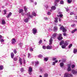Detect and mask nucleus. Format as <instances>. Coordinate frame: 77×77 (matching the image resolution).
I'll list each match as a JSON object with an SVG mask.
<instances>
[{
	"instance_id": "obj_1",
	"label": "nucleus",
	"mask_w": 77,
	"mask_h": 77,
	"mask_svg": "<svg viewBox=\"0 0 77 77\" xmlns=\"http://www.w3.org/2000/svg\"><path fill=\"white\" fill-rule=\"evenodd\" d=\"M60 29L61 30H62L63 32H66V31H67L63 26H62L60 28Z\"/></svg>"
},
{
	"instance_id": "obj_2",
	"label": "nucleus",
	"mask_w": 77,
	"mask_h": 77,
	"mask_svg": "<svg viewBox=\"0 0 77 77\" xmlns=\"http://www.w3.org/2000/svg\"><path fill=\"white\" fill-rule=\"evenodd\" d=\"M62 34H59V35L57 37V39L59 41H61V40L63 39V37H62Z\"/></svg>"
},
{
	"instance_id": "obj_3",
	"label": "nucleus",
	"mask_w": 77,
	"mask_h": 77,
	"mask_svg": "<svg viewBox=\"0 0 77 77\" xmlns=\"http://www.w3.org/2000/svg\"><path fill=\"white\" fill-rule=\"evenodd\" d=\"M11 44L13 45H14L15 44V42H16V40L15 38H13L11 40Z\"/></svg>"
},
{
	"instance_id": "obj_4",
	"label": "nucleus",
	"mask_w": 77,
	"mask_h": 77,
	"mask_svg": "<svg viewBox=\"0 0 77 77\" xmlns=\"http://www.w3.org/2000/svg\"><path fill=\"white\" fill-rule=\"evenodd\" d=\"M33 33L35 34L37 32V29L36 28H34L32 29Z\"/></svg>"
},
{
	"instance_id": "obj_5",
	"label": "nucleus",
	"mask_w": 77,
	"mask_h": 77,
	"mask_svg": "<svg viewBox=\"0 0 77 77\" xmlns=\"http://www.w3.org/2000/svg\"><path fill=\"white\" fill-rule=\"evenodd\" d=\"M72 73L73 74H74V75H75L77 74V70H74L73 69L72 70Z\"/></svg>"
},
{
	"instance_id": "obj_6",
	"label": "nucleus",
	"mask_w": 77,
	"mask_h": 77,
	"mask_svg": "<svg viewBox=\"0 0 77 77\" xmlns=\"http://www.w3.org/2000/svg\"><path fill=\"white\" fill-rule=\"evenodd\" d=\"M53 44V38H50L49 40V45H51Z\"/></svg>"
},
{
	"instance_id": "obj_7",
	"label": "nucleus",
	"mask_w": 77,
	"mask_h": 77,
	"mask_svg": "<svg viewBox=\"0 0 77 77\" xmlns=\"http://www.w3.org/2000/svg\"><path fill=\"white\" fill-rule=\"evenodd\" d=\"M52 48H53V46H52L48 45L46 46V49H47L51 50V49H52Z\"/></svg>"
},
{
	"instance_id": "obj_8",
	"label": "nucleus",
	"mask_w": 77,
	"mask_h": 77,
	"mask_svg": "<svg viewBox=\"0 0 77 77\" xmlns=\"http://www.w3.org/2000/svg\"><path fill=\"white\" fill-rule=\"evenodd\" d=\"M19 62L20 65H23V62H22V59H21V58L19 57Z\"/></svg>"
},
{
	"instance_id": "obj_9",
	"label": "nucleus",
	"mask_w": 77,
	"mask_h": 77,
	"mask_svg": "<svg viewBox=\"0 0 77 77\" xmlns=\"http://www.w3.org/2000/svg\"><path fill=\"white\" fill-rule=\"evenodd\" d=\"M28 71L29 72H32L33 71V68L31 66H30L29 67Z\"/></svg>"
},
{
	"instance_id": "obj_10",
	"label": "nucleus",
	"mask_w": 77,
	"mask_h": 77,
	"mask_svg": "<svg viewBox=\"0 0 77 77\" xmlns=\"http://www.w3.org/2000/svg\"><path fill=\"white\" fill-rule=\"evenodd\" d=\"M57 35V33H54L52 35V38H55L56 37V36Z\"/></svg>"
},
{
	"instance_id": "obj_11",
	"label": "nucleus",
	"mask_w": 77,
	"mask_h": 77,
	"mask_svg": "<svg viewBox=\"0 0 77 77\" xmlns=\"http://www.w3.org/2000/svg\"><path fill=\"white\" fill-rule=\"evenodd\" d=\"M69 44V42L67 41H66L65 42L64 45H65L66 46H67V45H68V44Z\"/></svg>"
},
{
	"instance_id": "obj_12",
	"label": "nucleus",
	"mask_w": 77,
	"mask_h": 77,
	"mask_svg": "<svg viewBox=\"0 0 77 77\" xmlns=\"http://www.w3.org/2000/svg\"><path fill=\"white\" fill-rule=\"evenodd\" d=\"M12 13H11V12H10V13L8 14V15L6 16V17H7L8 18H9V17H11V15H12Z\"/></svg>"
},
{
	"instance_id": "obj_13",
	"label": "nucleus",
	"mask_w": 77,
	"mask_h": 77,
	"mask_svg": "<svg viewBox=\"0 0 77 77\" xmlns=\"http://www.w3.org/2000/svg\"><path fill=\"white\" fill-rule=\"evenodd\" d=\"M2 25H5V24H6V22L5 20H2Z\"/></svg>"
},
{
	"instance_id": "obj_14",
	"label": "nucleus",
	"mask_w": 77,
	"mask_h": 77,
	"mask_svg": "<svg viewBox=\"0 0 77 77\" xmlns=\"http://www.w3.org/2000/svg\"><path fill=\"white\" fill-rule=\"evenodd\" d=\"M57 30V26H55L54 28V32H56Z\"/></svg>"
},
{
	"instance_id": "obj_15",
	"label": "nucleus",
	"mask_w": 77,
	"mask_h": 77,
	"mask_svg": "<svg viewBox=\"0 0 77 77\" xmlns=\"http://www.w3.org/2000/svg\"><path fill=\"white\" fill-rule=\"evenodd\" d=\"M11 57L12 59H14V53L11 52Z\"/></svg>"
},
{
	"instance_id": "obj_16",
	"label": "nucleus",
	"mask_w": 77,
	"mask_h": 77,
	"mask_svg": "<svg viewBox=\"0 0 77 77\" xmlns=\"http://www.w3.org/2000/svg\"><path fill=\"white\" fill-rule=\"evenodd\" d=\"M77 31V28L75 29L74 30H73L72 31H71L72 33H74L75 32H76Z\"/></svg>"
},
{
	"instance_id": "obj_17",
	"label": "nucleus",
	"mask_w": 77,
	"mask_h": 77,
	"mask_svg": "<svg viewBox=\"0 0 77 77\" xmlns=\"http://www.w3.org/2000/svg\"><path fill=\"white\" fill-rule=\"evenodd\" d=\"M63 44H64V41L63 40H62L60 42V45H63Z\"/></svg>"
},
{
	"instance_id": "obj_18",
	"label": "nucleus",
	"mask_w": 77,
	"mask_h": 77,
	"mask_svg": "<svg viewBox=\"0 0 77 77\" xmlns=\"http://www.w3.org/2000/svg\"><path fill=\"white\" fill-rule=\"evenodd\" d=\"M73 52L74 54H75L77 52V48H75L73 50Z\"/></svg>"
},
{
	"instance_id": "obj_19",
	"label": "nucleus",
	"mask_w": 77,
	"mask_h": 77,
	"mask_svg": "<svg viewBox=\"0 0 77 77\" xmlns=\"http://www.w3.org/2000/svg\"><path fill=\"white\" fill-rule=\"evenodd\" d=\"M24 11H23V9H20L19 10V14H21V12H23Z\"/></svg>"
},
{
	"instance_id": "obj_20",
	"label": "nucleus",
	"mask_w": 77,
	"mask_h": 77,
	"mask_svg": "<svg viewBox=\"0 0 77 77\" xmlns=\"http://www.w3.org/2000/svg\"><path fill=\"white\" fill-rule=\"evenodd\" d=\"M51 10H55L56 9V7L55 6H52L51 7Z\"/></svg>"
},
{
	"instance_id": "obj_21",
	"label": "nucleus",
	"mask_w": 77,
	"mask_h": 77,
	"mask_svg": "<svg viewBox=\"0 0 77 77\" xmlns=\"http://www.w3.org/2000/svg\"><path fill=\"white\" fill-rule=\"evenodd\" d=\"M24 11L26 12L27 11V9H28V8H26V6H25L24 7Z\"/></svg>"
},
{
	"instance_id": "obj_22",
	"label": "nucleus",
	"mask_w": 77,
	"mask_h": 77,
	"mask_svg": "<svg viewBox=\"0 0 77 77\" xmlns=\"http://www.w3.org/2000/svg\"><path fill=\"white\" fill-rule=\"evenodd\" d=\"M60 66L61 67H62L64 66V64L63 63H61L60 64Z\"/></svg>"
},
{
	"instance_id": "obj_23",
	"label": "nucleus",
	"mask_w": 77,
	"mask_h": 77,
	"mask_svg": "<svg viewBox=\"0 0 77 77\" xmlns=\"http://www.w3.org/2000/svg\"><path fill=\"white\" fill-rule=\"evenodd\" d=\"M48 73H45L44 74V77H48Z\"/></svg>"
},
{
	"instance_id": "obj_24",
	"label": "nucleus",
	"mask_w": 77,
	"mask_h": 77,
	"mask_svg": "<svg viewBox=\"0 0 77 77\" xmlns=\"http://www.w3.org/2000/svg\"><path fill=\"white\" fill-rule=\"evenodd\" d=\"M71 70V68H70V66H69L67 69V71H70Z\"/></svg>"
},
{
	"instance_id": "obj_25",
	"label": "nucleus",
	"mask_w": 77,
	"mask_h": 77,
	"mask_svg": "<svg viewBox=\"0 0 77 77\" xmlns=\"http://www.w3.org/2000/svg\"><path fill=\"white\" fill-rule=\"evenodd\" d=\"M48 58L47 57H45L44 59V61L45 62H47V61H48Z\"/></svg>"
},
{
	"instance_id": "obj_26",
	"label": "nucleus",
	"mask_w": 77,
	"mask_h": 77,
	"mask_svg": "<svg viewBox=\"0 0 77 77\" xmlns=\"http://www.w3.org/2000/svg\"><path fill=\"white\" fill-rule=\"evenodd\" d=\"M32 15H33L34 17H35V16L36 15V13H35V11H33L32 12Z\"/></svg>"
},
{
	"instance_id": "obj_27",
	"label": "nucleus",
	"mask_w": 77,
	"mask_h": 77,
	"mask_svg": "<svg viewBox=\"0 0 77 77\" xmlns=\"http://www.w3.org/2000/svg\"><path fill=\"white\" fill-rule=\"evenodd\" d=\"M3 66L2 65L0 66V70H2L3 69Z\"/></svg>"
},
{
	"instance_id": "obj_28",
	"label": "nucleus",
	"mask_w": 77,
	"mask_h": 77,
	"mask_svg": "<svg viewBox=\"0 0 77 77\" xmlns=\"http://www.w3.org/2000/svg\"><path fill=\"white\" fill-rule=\"evenodd\" d=\"M67 2L69 4H70L72 2V0H67Z\"/></svg>"
},
{
	"instance_id": "obj_29",
	"label": "nucleus",
	"mask_w": 77,
	"mask_h": 77,
	"mask_svg": "<svg viewBox=\"0 0 77 77\" xmlns=\"http://www.w3.org/2000/svg\"><path fill=\"white\" fill-rule=\"evenodd\" d=\"M42 48L43 49H44V50H45V49H47V46L44 45L42 46Z\"/></svg>"
},
{
	"instance_id": "obj_30",
	"label": "nucleus",
	"mask_w": 77,
	"mask_h": 77,
	"mask_svg": "<svg viewBox=\"0 0 77 77\" xmlns=\"http://www.w3.org/2000/svg\"><path fill=\"white\" fill-rule=\"evenodd\" d=\"M13 52L14 54H16L17 53V50L15 49L13 51Z\"/></svg>"
},
{
	"instance_id": "obj_31",
	"label": "nucleus",
	"mask_w": 77,
	"mask_h": 77,
	"mask_svg": "<svg viewBox=\"0 0 77 77\" xmlns=\"http://www.w3.org/2000/svg\"><path fill=\"white\" fill-rule=\"evenodd\" d=\"M57 17H60V18H62V17H63V14H60L59 15H57Z\"/></svg>"
},
{
	"instance_id": "obj_32",
	"label": "nucleus",
	"mask_w": 77,
	"mask_h": 77,
	"mask_svg": "<svg viewBox=\"0 0 77 77\" xmlns=\"http://www.w3.org/2000/svg\"><path fill=\"white\" fill-rule=\"evenodd\" d=\"M61 47L62 48H66V46L64 45L62 46Z\"/></svg>"
},
{
	"instance_id": "obj_33",
	"label": "nucleus",
	"mask_w": 77,
	"mask_h": 77,
	"mask_svg": "<svg viewBox=\"0 0 77 77\" xmlns=\"http://www.w3.org/2000/svg\"><path fill=\"white\" fill-rule=\"evenodd\" d=\"M35 66H36V65L39 64V62L38 61L35 62Z\"/></svg>"
},
{
	"instance_id": "obj_34",
	"label": "nucleus",
	"mask_w": 77,
	"mask_h": 77,
	"mask_svg": "<svg viewBox=\"0 0 77 77\" xmlns=\"http://www.w3.org/2000/svg\"><path fill=\"white\" fill-rule=\"evenodd\" d=\"M0 42H5V40L3 39H1L0 40Z\"/></svg>"
},
{
	"instance_id": "obj_35",
	"label": "nucleus",
	"mask_w": 77,
	"mask_h": 77,
	"mask_svg": "<svg viewBox=\"0 0 77 77\" xmlns=\"http://www.w3.org/2000/svg\"><path fill=\"white\" fill-rule=\"evenodd\" d=\"M23 62L24 64H26V60L24 58H23Z\"/></svg>"
},
{
	"instance_id": "obj_36",
	"label": "nucleus",
	"mask_w": 77,
	"mask_h": 77,
	"mask_svg": "<svg viewBox=\"0 0 77 77\" xmlns=\"http://www.w3.org/2000/svg\"><path fill=\"white\" fill-rule=\"evenodd\" d=\"M62 62H66V59H62Z\"/></svg>"
},
{
	"instance_id": "obj_37",
	"label": "nucleus",
	"mask_w": 77,
	"mask_h": 77,
	"mask_svg": "<svg viewBox=\"0 0 77 77\" xmlns=\"http://www.w3.org/2000/svg\"><path fill=\"white\" fill-rule=\"evenodd\" d=\"M29 51H33V49L32 48H30V49H29Z\"/></svg>"
},
{
	"instance_id": "obj_38",
	"label": "nucleus",
	"mask_w": 77,
	"mask_h": 77,
	"mask_svg": "<svg viewBox=\"0 0 77 77\" xmlns=\"http://www.w3.org/2000/svg\"><path fill=\"white\" fill-rule=\"evenodd\" d=\"M38 57L39 58H42V55L40 54L38 56Z\"/></svg>"
},
{
	"instance_id": "obj_39",
	"label": "nucleus",
	"mask_w": 77,
	"mask_h": 77,
	"mask_svg": "<svg viewBox=\"0 0 77 77\" xmlns=\"http://www.w3.org/2000/svg\"><path fill=\"white\" fill-rule=\"evenodd\" d=\"M72 46V44H70L69 46V48H71Z\"/></svg>"
},
{
	"instance_id": "obj_40",
	"label": "nucleus",
	"mask_w": 77,
	"mask_h": 77,
	"mask_svg": "<svg viewBox=\"0 0 77 77\" xmlns=\"http://www.w3.org/2000/svg\"><path fill=\"white\" fill-rule=\"evenodd\" d=\"M18 60V59L17 57H14V61H17V60Z\"/></svg>"
},
{
	"instance_id": "obj_41",
	"label": "nucleus",
	"mask_w": 77,
	"mask_h": 77,
	"mask_svg": "<svg viewBox=\"0 0 77 77\" xmlns=\"http://www.w3.org/2000/svg\"><path fill=\"white\" fill-rule=\"evenodd\" d=\"M59 0H55V3H57V2H59Z\"/></svg>"
},
{
	"instance_id": "obj_42",
	"label": "nucleus",
	"mask_w": 77,
	"mask_h": 77,
	"mask_svg": "<svg viewBox=\"0 0 77 77\" xmlns=\"http://www.w3.org/2000/svg\"><path fill=\"white\" fill-rule=\"evenodd\" d=\"M42 40H40L39 42H38V43L39 44H41L42 43Z\"/></svg>"
},
{
	"instance_id": "obj_43",
	"label": "nucleus",
	"mask_w": 77,
	"mask_h": 77,
	"mask_svg": "<svg viewBox=\"0 0 77 77\" xmlns=\"http://www.w3.org/2000/svg\"><path fill=\"white\" fill-rule=\"evenodd\" d=\"M4 14L5 15V14H6V12H7V11H6V10H4Z\"/></svg>"
},
{
	"instance_id": "obj_44",
	"label": "nucleus",
	"mask_w": 77,
	"mask_h": 77,
	"mask_svg": "<svg viewBox=\"0 0 77 77\" xmlns=\"http://www.w3.org/2000/svg\"><path fill=\"white\" fill-rule=\"evenodd\" d=\"M28 57L29 58L30 57H31V54H30L29 53L28 54Z\"/></svg>"
},
{
	"instance_id": "obj_45",
	"label": "nucleus",
	"mask_w": 77,
	"mask_h": 77,
	"mask_svg": "<svg viewBox=\"0 0 77 77\" xmlns=\"http://www.w3.org/2000/svg\"><path fill=\"white\" fill-rule=\"evenodd\" d=\"M60 4H61L62 5H63V1H61L60 2Z\"/></svg>"
},
{
	"instance_id": "obj_46",
	"label": "nucleus",
	"mask_w": 77,
	"mask_h": 77,
	"mask_svg": "<svg viewBox=\"0 0 77 77\" xmlns=\"http://www.w3.org/2000/svg\"><path fill=\"white\" fill-rule=\"evenodd\" d=\"M24 21L25 23H27L28 21H29V20H24Z\"/></svg>"
},
{
	"instance_id": "obj_47",
	"label": "nucleus",
	"mask_w": 77,
	"mask_h": 77,
	"mask_svg": "<svg viewBox=\"0 0 77 77\" xmlns=\"http://www.w3.org/2000/svg\"><path fill=\"white\" fill-rule=\"evenodd\" d=\"M74 67H75V66L74 64H73L72 66V68H74Z\"/></svg>"
},
{
	"instance_id": "obj_48",
	"label": "nucleus",
	"mask_w": 77,
	"mask_h": 77,
	"mask_svg": "<svg viewBox=\"0 0 77 77\" xmlns=\"http://www.w3.org/2000/svg\"><path fill=\"white\" fill-rule=\"evenodd\" d=\"M51 12L48 11L47 13V15H51Z\"/></svg>"
},
{
	"instance_id": "obj_49",
	"label": "nucleus",
	"mask_w": 77,
	"mask_h": 77,
	"mask_svg": "<svg viewBox=\"0 0 77 77\" xmlns=\"http://www.w3.org/2000/svg\"><path fill=\"white\" fill-rule=\"evenodd\" d=\"M63 35L64 36H67V34L66 33H64Z\"/></svg>"
},
{
	"instance_id": "obj_50",
	"label": "nucleus",
	"mask_w": 77,
	"mask_h": 77,
	"mask_svg": "<svg viewBox=\"0 0 77 77\" xmlns=\"http://www.w3.org/2000/svg\"><path fill=\"white\" fill-rule=\"evenodd\" d=\"M20 71L21 72H23V71H24V69L23 68H21L20 69Z\"/></svg>"
},
{
	"instance_id": "obj_51",
	"label": "nucleus",
	"mask_w": 77,
	"mask_h": 77,
	"mask_svg": "<svg viewBox=\"0 0 77 77\" xmlns=\"http://www.w3.org/2000/svg\"><path fill=\"white\" fill-rule=\"evenodd\" d=\"M28 14H29V17H30V18H33V16L32 15H30L29 14V13H28Z\"/></svg>"
},
{
	"instance_id": "obj_52",
	"label": "nucleus",
	"mask_w": 77,
	"mask_h": 77,
	"mask_svg": "<svg viewBox=\"0 0 77 77\" xmlns=\"http://www.w3.org/2000/svg\"><path fill=\"white\" fill-rule=\"evenodd\" d=\"M30 75H32V72H29L28 71Z\"/></svg>"
},
{
	"instance_id": "obj_53",
	"label": "nucleus",
	"mask_w": 77,
	"mask_h": 77,
	"mask_svg": "<svg viewBox=\"0 0 77 77\" xmlns=\"http://www.w3.org/2000/svg\"><path fill=\"white\" fill-rule=\"evenodd\" d=\"M21 14H22V15H23V16L25 15V13L22 12L21 13Z\"/></svg>"
},
{
	"instance_id": "obj_54",
	"label": "nucleus",
	"mask_w": 77,
	"mask_h": 77,
	"mask_svg": "<svg viewBox=\"0 0 77 77\" xmlns=\"http://www.w3.org/2000/svg\"><path fill=\"white\" fill-rule=\"evenodd\" d=\"M74 14V13L73 12H71L70 13V15H73Z\"/></svg>"
},
{
	"instance_id": "obj_55",
	"label": "nucleus",
	"mask_w": 77,
	"mask_h": 77,
	"mask_svg": "<svg viewBox=\"0 0 77 77\" xmlns=\"http://www.w3.org/2000/svg\"><path fill=\"white\" fill-rule=\"evenodd\" d=\"M54 22L55 23H57L58 22V21L57 20H54Z\"/></svg>"
},
{
	"instance_id": "obj_56",
	"label": "nucleus",
	"mask_w": 77,
	"mask_h": 77,
	"mask_svg": "<svg viewBox=\"0 0 77 77\" xmlns=\"http://www.w3.org/2000/svg\"><path fill=\"white\" fill-rule=\"evenodd\" d=\"M53 60H56V58H54L53 59Z\"/></svg>"
},
{
	"instance_id": "obj_57",
	"label": "nucleus",
	"mask_w": 77,
	"mask_h": 77,
	"mask_svg": "<svg viewBox=\"0 0 77 77\" xmlns=\"http://www.w3.org/2000/svg\"><path fill=\"white\" fill-rule=\"evenodd\" d=\"M19 45H20V47H21V46H22L23 45V44H22V43H20L19 44Z\"/></svg>"
},
{
	"instance_id": "obj_58",
	"label": "nucleus",
	"mask_w": 77,
	"mask_h": 77,
	"mask_svg": "<svg viewBox=\"0 0 77 77\" xmlns=\"http://www.w3.org/2000/svg\"><path fill=\"white\" fill-rule=\"evenodd\" d=\"M55 64H56V63L55 62H53V65H55Z\"/></svg>"
},
{
	"instance_id": "obj_59",
	"label": "nucleus",
	"mask_w": 77,
	"mask_h": 77,
	"mask_svg": "<svg viewBox=\"0 0 77 77\" xmlns=\"http://www.w3.org/2000/svg\"><path fill=\"white\" fill-rule=\"evenodd\" d=\"M74 26H75V24H72L71 25L72 27H74Z\"/></svg>"
},
{
	"instance_id": "obj_60",
	"label": "nucleus",
	"mask_w": 77,
	"mask_h": 77,
	"mask_svg": "<svg viewBox=\"0 0 77 77\" xmlns=\"http://www.w3.org/2000/svg\"><path fill=\"white\" fill-rule=\"evenodd\" d=\"M58 14H59V15H61L62 14V12H59L58 13Z\"/></svg>"
},
{
	"instance_id": "obj_61",
	"label": "nucleus",
	"mask_w": 77,
	"mask_h": 77,
	"mask_svg": "<svg viewBox=\"0 0 77 77\" xmlns=\"http://www.w3.org/2000/svg\"><path fill=\"white\" fill-rule=\"evenodd\" d=\"M2 38L3 37H2V36L1 35H0V39H2Z\"/></svg>"
},
{
	"instance_id": "obj_62",
	"label": "nucleus",
	"mask_w": 77,
	"mask_h": 77,
	"mask_svg": "<svg viewBox=\"0 0 77 77\" xmlns=\"http://www.w3.org/2000/svg\"><path fill=\"white\" fill-rule=\"evenodd\" d=\"M58 62V60H56L54 62L55 63H57Z\"/></svg>"
},
{
	"instance_id": "obj_63",
	"label": "nucleus",
	"mask_w": 77,
	"mask_h": 77,
	"mask_svg": "<svg viewBox=\"0 0 77 77\" xmlns=\"http://www.w3.org/2000/svg\"><path fill=\"white\" fill-rule=\"evenodd\" d=\"M44 18L45 20H47V19H48V18H47V17H45Z\"/></svg>"
},
{
	"instance_id": "obj_64",
	"label": "nucleus",
	"mask_w": 77,
	"mask_h": 77,
	"mask_svg": "<svg viewBox=\"0 0 77 77\" xmlns=\"http://www.w3.org/2000/svg\"><path fill=\"white\" fill-rule=\"evenodd\" d=\"M68 10H69V9L68 8H66V11H68Z\"/></svg>"
}]
</instances>
